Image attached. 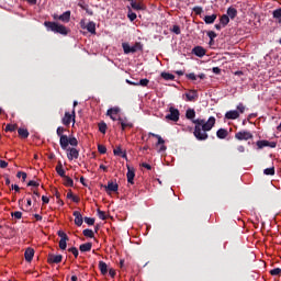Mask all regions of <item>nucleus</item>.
Listing matches in <instances>:
<instances>
[{
    "label": "nucleus",
    "instance_id": "obj_1",
    "mask_svg": "<svg viewBox=\"0 0 281 281\" xmlns=\"http://www.w3.org/2000/svg\"><path fill=\"white\" fill-rule=\"evenodd\" d=\"M186 117L188 120H191L192 123L195 124L194 132H193L195 138L198 140H206L209 138V135L206 132H210L215 125V122H216L215 117L211 116L207 122L202 119L194 120L195 111L193 109L187 110Z\"/></svg>",
    "mask_w": 281,
    "mask_h": 281
},
{
    "label": "nucleus",
    "instance_id": "obj_2",
    "mask_svg": "<svg viewBox=\"0 0 281 281\" xmlns=\"http://www.w3.org/2000/svg\"><path fill=\"white\" fill-rule=\"evenodd\" d=\"M64 132H66V128H64L61 126L57 127V130H56V134L59 137V145H60L61 149H67V147L69 145H71L74 147L78 146L77 138L74 136L68 137L67 135H64Z\"/></svg>",
    "mask_w": 281,
    "mask_h": 281
},
{
    "label": "nucleus",
    "instance_id": "obj_3",
    "mask_svg": "<svg viewBox=\"0 0 281 281\" xmlns=\"http://www.w3.org/2000/svg\"><path fill=\"white\" fill-rule=\"evenodd\" d=\"M44 26L46 27V30L48 32H54L56 34H60L64 36H66L68 34V30L64 25L58 24L56 22L46 21V22H44Z\"/></svg>",
    "mask_w": 281,
    "mask_h": 281
},
{
    "label": "nucleus",
    "instance_id": "obj_4",
    "mask_svg": "<svg viewBox=\"0 0 281 281\" xmlns=\"http://www.w3.org/2000/svg\"><path fill=\"white\" fill-rule=\"evenodd\" d=\"M122 47H123L124 54H126V55L134 54L138 50H143V46L140 43H135L134 46H130L128 43H123Z\"/></svg>",
    "mask_w": 281,
    "mask_h": 281
},
{
    "label": "nucleus",
    "instance_id": "obj_5",
    "mask_svg": "<svg viewBox=\"0 0 281 281\" xmlns=\"http://www.w3.org/2000/svg\"><path fill=\"white\" fill-rule=\"evenodd\" d=\"M169 114L166 115V120H169V121H173V122H178L179 119H180V112L178 109H175L173 106H171L169 109Z\"/></svg>",
    "mask_w": 281,
    "mask_h": 281
},
{
    "label": "nucleus",
    "instance_id": "obj_6",
    "mask_svg": "<svg viewBox=\"0 0 281 281\" xmlns=\"http://www.w3.org/2000/svg\"><path fill=\"white\" fill-rule=\"evenodd\" d=\"M252 137L254 135L247 131H240L235 135V138L238 140H248V139H251Z\"/></svg>",
    "mask_w": 281,
    "mask_h": 281
},
{
    "label": "nucleus",
    "instance_id": "obj_7",
    "mask_svg": "<svg viewBox=\"0 0 281 281\" xmlns=\"http://www.w3.org/2000/svg\"><path fill=\"white\" fill-rule=\"evenodd\" d=\"M61 260H63V256L61 255L49 254L48 258H47L48 265H59V262H61Z\"/></svg>",
    "mask_w": 281,
    "mask_h": 281
},
{
    "label": "nucleus",
    "instance_id": "obj_8",
    "mask_svg": "<svg viewBox=\"0 0 281 281\" xmlns=\"http://www.w3.org/2000/svg\"><path fill=\"white\" fill-rule=\"evenodd\" d=\"M75 116H76V112L75 110H72V113L70 114L69 112H66L65 113V116L63 117V124L68 126L70 123H71V120L74 121L75 123Z\"/></svg>",
    "mask_w": 281,
    "mask_h": 281
},
{
    "label": "nucleus",
    "instance_id": "obj_9",
    "mask_svg": "<svg viewBox=\"0 0 281 281\" xmlns=\"http://www.w3.org/2000/svg\"><path fill=\"white\" fill-rule=\"evenodd\" d=\"M63 150L69 151V153H67V157L69 160L77 159L79 157V150L76 148L67 147V149H63Z\"/></svg>",
    "mask_w": 281,
    "mask_h": 281
},
{
    "label": "nucleus",
    "instance_id": "obj_10",
    "mask_svg": "<svg viewBox=\"0 0 281 281\" xmlns=\"http://www.w3.org/2000/svg\"><path fill=\"white\" fill-rule=\"evenodd\" d=\"M192 54L202 58L203 56L206 55V50L202 47V46H195L193 49H192Z\"/></svg>",
    "mask_w": 281,
    "mask_h": 281
},
{
    "label": "nucleus",
    "instance_id": "obj_11",
    "mask_svg": "<svg viewBox=\"0 0 281 281\" xmlns=\"http://www.w3.org/2000/svg\"><path fill=\"white\" fill-rule=\"evenodd\" d=\"M24 258L26 262H32V260H34V249L31 247L26 248L24 252Z\"/></svg>",
    "mask_w": 281,
    "mask_h": 281
},
{
    "label": "nucleus",
    "instance_id": "obj_12",
    "mask_svg": "<svg viewBox=\"0 0 281 281\" xmlns=\"http://www.w3.org/2000/svg\"><path fill=\"white\" fill-rule=\"evenodd\" d=\"M117 121L122 126V131H125L126 128H132L133 127V124L131 122H128L127 119L119 117Z\"/></svg>",
    "mask_w": 281,
    "mask_h": 281
},
{
    "label": "nucleus",
    "instance_id": "obj_13",
    "mask_svg": "<svg viewBox=\"0 0 281 281\" xmlns=\"http://www.w3.org/2000/svg\"><path fill=\"white\" fill-rule=\"evenodd\" d=\"M104 189L108 193L116 192L119 190L117 183H113L112 181L108 182V186H104Z\"/></svg>",
    "mask_w": 281,
    "mask_h": 281
},
{
    "label": "nucleus",
    "instance_id": "obj_14",
    "mask_svg": "<svg viewBox=\"0 0 281 281\" xmlns=\"http://www.w3.org/2000/svg\"><path fill=\"white\" fill-rule=\"evenodd\" d=\"M130 2H131L132 9L135 11H144L146 9V7L142 2H136L135 0Z\"/></svg>",
    "mask_w": 281,
    "mask_h": 281
},
{
    "label": "nucleus",
    "instance_id": "obj_15",
    "mask_svg": "<svg viewBox=\"0 0 281 281\" xmlns=\"http://www.w3.org/2000/svg\"><path fill=\"white\" fill-rule=\"evenodd\" d=\"M72 215L75 216V224H76L77 226H81L82 223H83V218H82L81 213H80L79 211H75V212L72 213Z\"/></svg>",
    "mask_w": 281,
    "mask_h": 281
},
{
    "label": "nucleus",
    "instance_id": "obj_16",
    "mask_svg": "<svg viewBox=\"0 0 281 281\" xmlns=\"http://www.w3.org/2000/svg\"><path fill=\"white\" fill-rule=\"evenodd\" d=\"M126 177H127V182L133 184L134 183L135 171H134L133 168H130L128 166H127Z\"/></svg>",
    "mask_w": 281,
    "mask_h": 281
},
{
    "label": "nucleus",
    "instance_id": "obj_17",
    "mask_svg": "<svg viewBox=\"0 0 281 281\" xmlns=\"http://www.w3.org/2000/svg\"><path fill=\"white\" fill-rule=\"evenodd\" d=\"M187 101L193 102L198 99L199 94L195 90H191L189 93H186Z\"/></svg>",
    "mask_w": 281,
    "mask_h": 281
},
{
    "label": "nucleus",
    "instance_id": "obj_18",
    "mask_svg": "<svg viewBox=\"0 0 281 281\" xmlns=\"http://www.w3.org/2000/svg\"><path fill=\"white\" fill-rule=\"evenodd\" d=\"M225 117L227 120H236L239 117V113L238 111H228L226 114H225Z\"/></svg>",
    "mask_w": 281,
    "mask_h": 281
},
{
    "label": "nucleus",
    "instance_id": "obj_19",
    "mask_svg": "<svg viewBox=\"0 0 281 281\" xmlns=\"http://www.w3.org/2000/svg\"><path fill=\"white\" fill-rule=\"evenodd\" d=\"M70 15L71 12L70 11H66L65 13H63L61 15H59V21L64 22V23H68L70 21Z\"/></svg>",
    "mask_w": 281,
    "mask_h": 281
},
{
    "label": "nucleus",
    "instance_id": "obj_20",
    "mask_svg": "<svg viewBox=\"0 0 281 281\" xmlns=\"http://www.w3.org/2000/svg\"><path fill=\"white\" fill-rule=\"evenodd\" d=\"M113 154H114L115 156H120V157H122V158L127 159V155H126L125 151H122L121 146H117V147L113 150Z\"/></svg>",
    "mask_w": 281,
    "mask_h": 281
},
{
    "label": "nucleus",
    "instance_id": "obj_21",
    "mask_svg": "<svg viewBox=\"0 0 281 281\" xmlns=\"http://www.w3.org/2000/svg\"><path fill=\"white\" fill-rule=\"evenodd\" d=\"M237 14H238L237 10L235 8H233V7H231V8H228L226 15L229 19L234 20L237 16Z\"/></svg>",
    "mask_w": 281,
    "mask_h": 281
},
{
    "label": "nucleus",
    "instance_id": "obj_22",
    "mask_svg": "<svg viewBox=\"0 0 281 281\" xmlns=\"http://www.w3.org/2000/svg\"><path fill=\"white\" fill-rule=\"evenodd\" d=\"M216 135L220 139H225L228 136V132L225 128H220Z\"/></svg>",
    "mask_w": 281,
    "mask_h": 281
},
{
    "label": "nucleus",
    "instance_id": "obj_23",
    "mask_svg": "<svg viewBox=\"0 0 281 281\" xmlns=\"http://www.w3.org/2000/svg\"><path fill=\"white\" fill-rule=\"evenodd\" d=\"M18 134L21 138H29L30 137V132L27 128H19Z\"/></svg>",
    "mask_w": 281,
    "mask_h": 281
},
{
    "label": "nucleus",
    "instance_id": "obj_24",
    "mask_svg": "<svg viewBox=\"0 0 281 281\" xmlns=\"http://www.w3.org/2000/svg\"><path fill=\"white\" fill-rule=\"evenodd\" d=\"M89 33L91 34H95V23L94 22H89L87 25H86V29Z\"/></svg>",
    "mask_w": 281,
    "mask_h": 281
},
{
    "label": "nucleus",
    "instance_id": "obj_25",
    "mask_svg": "<svg viewBox=\"0 0 281 281\" xmlns=\"http://www.w3.org/2000/svg\"><path fill=\"white\" fill-rule=\"evenodd\" d=\"M99 269L102 273V276H106L108 273V266L104 261H99Z\"/></svg>",
    "mask_w": 281,
    "mask_h": 281
},
{
    "label": "nucleus",
    "instance_id": "obj_26",
    "mask_svg": "<svg viewBox=\"0 0 281 281\" xmlns=\"http://www.w3.org/2000/svg\"><path fill=\"white\" fill-rule=\"evenodd\" d=\"M56 172L61 177L65 178V170L63 169V165L60 161H58V165L56 166Z\"/></svg>",
    "mask_w": 281,
    "mask_h": 281
},
{
    "label": "nucleus",
    "instance_id": "obj_27",
    "mask_svg": "<svg viewBox=\"0 0 281 281\" xmlns=\"http://www.w3.org/2000/svg\"><path fill=\"white\" fill-rule=\"evenodd\" d=\"M91 247H92L91 243H86V244L80 245L79 249H80V251L86 252V251H90Z\"/></svg>",
    "mask_w": 281,
    "mask_h": 281
},
{
    "label": "nucleus",
    "instance_id": "obj_28",
    "mask_svg": "<svg viewBox=\"0 0 281 281\" xmlns=\"http://www.w3.org/2000/svg\"><path fill=\"white\" fill-rule=\"evenodd\" d=\"M216 19H217V15H216V14L207 15V16L204 18V22H205L206 24H213Z\"/></svg>",
    "mask_w": 281,
    "mask_h": 281
},
{
    "label": "nucleus",
    "instance_id": "obj_29",
    "mask_svg": "<svg viewBox=\"0 0 281 281\" xmlns=\"http://www.w3.org/2000/svg\"><path fill=\"white\" fill-rule=\"evenodd\" d=\"M156 138L158 139L157 145H161L159 151H165V150L167 149V147L164 145V144H165V140L161 138L160 135L156 136Z\"/></svg>",
    "mask_w": 281,
    "mask_h": 281
},
{
    "label": "nucleus",
    "instance_id": "obj_30",
    "mask_svg": "<svg viewBox=\"0 0 281 281\" xmlns=\"http://www.w3.org/2000/svg\"><path fill=\"white\" fill-rule=\"evenodd\" d=\"M272 15H273V18H274L276 20H278V23L281 24V8L274 10L273 13H272Z\"/></svg>",
    "mask_w": 281,
    "mask_h": 281
},
{
    "label": "nucleus",
    "instance_id": "obj_31",
    "mask_svg": "<svg viewBox=\"0 0 281 281\" xmlns=\"http://www.w3.org/2000/svg\"><path fill=\"white\" fill-rule=\"evenodd\" d=\"M220 22H221V25L225 27L229 23V18L226 14H224L221 16Z\"/></svg>",
    "mask_w": 281,
    "mask_h": 281
},
{
    "label": "nucleus",
    "instance_id": "obj_32",
    "mask_svg": "<svg viewBox=\"0 0 281 281\" xmlns=\"http://www.w3.org/2000/svg\"><path fill=\"white\" fill-rule=\"evenodd\" d=\"M63 178H64V186H66V187H74V181H72L71 178H69L67 176H65Z\"/></svg>",
    "mask_w": 281,
    "mask_h": 281
},
{
    "label": "nucleus",
    "instance_id": "obj_33",
    "mask_svg": "<svg viewBox=\"0 0 281 281\" xmlns=\"http://www.w3.org/2000/svg\"><path fill=\"white\" fill-rule=\"evenodd\" d=\"M120 112L119 108H112L110 110H108L106 115L112 117V115H116Z\"/></svg>",
    "mask_w": 281,
    "mask_h": 281
},
{
    "label": "nucleus",
    "instance_id": "obj_34",
    "mask_svg": "<svg viewBox=\"0 0 281 281\" xmlns=\"http://www.w3.org/2000/svg\"><path fill=\"white\" fill-rule=\"evenodd\" d=\"M257 146H258L259 149H262L263 147H268L269 146V140H258Z\"/></svg>",
    "mask_w": 281,
    "mask_h": 281
},
{
    "label": "nucleus",
    "instance_id": "obj_35",
    "mask_svg": "<svg viewBox=\"0 0 281 281\" xmlns=\"http://www.w3.org/2000/svg\"><path fill=\"white\" fill-rule=\"evenodd\" d=\"M263 173L267 176H274L276 169H274V167L267 168V169H265Z\"/></svg>",
    "mask_w": 281,
    "mask_h": 281
},
{
    "label": "nucleus",
    "instance_id": "obj_36",
    "mask_svg": "<svg viewBox=\"0 0 281 281\" xmlns=\"http://www.w3.org/2000/svg\"><path fill=\"white\" fill-rule=\"evenodd\" d=\"M127 18L130 19L131 22H133L136 20L137 15L134 12H132V10L128 8Z\"/></svg>",
    "mask_w": 281,
    "mask_h": 281
},
{
    "label": "nucleus",
    "instance_id": "obj_37",
    "mask_svg": "<svg viewBox=\"0 0 281 281\" xmlns=\"http://www.w3.org/2000/svg\"><path fill=\"white\" fill-rule=\"evenodd\" d=\"M67 199H71L75 203L79 202V198L75 196L71 190H69V192L67 193Z\"/></svg>",
    "mask_w": 281,
    "mask_h": 281
},
{
    "label": "nucleus",
    "instance_id": "obj_38",
    "mask_svg": "<svg viewBox=\"0 0 281 281\" xmlns=\"http://www.w3.org/2000/svg\"><path fill=\"white\" fill-rule=\"evenodd\" d=\"M161 77H162L165 80H173V79H175V76L171 75V74H168V72H162V74H161Z\"/></svg>",
    "mask_w": 281,
    "mask_h": 281
},
{
    "label": "nucleus",
    "instance_id": "obj_39",
    "mask_svg": "<svg viewBox=\"0 0 281 281\" xmlns=\"http://www.w3.org/2000/svg\"><path fill=\"white\" fill-rule=\"evenodd\" d=\"M82 234L86 236V237H89V238H92L94 236L93 232L89 228L87 229H83Z\"/></svg>",
    "mask_w": 281,
    "mask_h": 281
},
{
    "label": "nucleus",
    "instance_id": "obj_40",
    "mask_svg": "<svg viewBox=\"0 0 281 281\" xmlns=\"http://www.w3.org/2000/svg\"><path fill=\"white\" fill-rule=\"evenodd\" d=\"M69 240V238L68 239H60L59 240V248L61 249V250H65L66 249V247H67V241Z\"/></svg>",
    "mask_w": 281,
    "mask_h": 281
},
{
    "label": "nucleus",
    "instance_id": "obj_41",
    "mask_svg": "<svg viewBox=\"0 0 281 281\" xmlns=\"http://www.w3.org/2000/svg\"><path fill=\"white\" fill-rule=\"evenodd\" d=\"M68 252L72 254V256H75V258H78V256H79V251H78V249L76 247L69 248Z\"/></svg>",
    "mask_w": 281,
    "mask_h": 281
},
{
    "label": "nucleus",
    "instance_id": "obj_42",
    "mask_svg": "<svg viewBox=\"0 0 281 281\" xmlns=\"http://www.w3.org/2000/svg\"><path fill=\"white\" fill-rule=\"evenodd\" d=\"M207 36L210 37V45H212L213 44V42H214V38L217 36L216 35V33L215 32H213V31H210L209 33H207Z\"/></svg>",
    "mask_w": 281,
    "mask_h": 281
},
{
    "label": "nucleus",
    "instance_id": "obj_43",
    "mask_svg": "<svg viewBox=\"0 0 281 281\" xmlns=\"http://www.w3.org/2000/svg\"><path fill=\"white\" fill-rule=\"evenodd\" d=\"M99 131L102 133V134H105L106 132V124L104 122L100 123L99 124Z\"/></svg>",
    "mask_w": 281,
    "mask_h": 281
},
{
    "label": "nucleus",
    "instance_id": "obj_44",
    "mask_svg": "<svg viewBox=\"0 0 281 281\" xmlns=\"http://www.w3.org/2000/svg\"><path fill=\"white\" fill-rule=\"evenodd\" d=\"M149 83L148 79H140L139 82H137V86L147 87Z\"/></svg>",
    "mask_w": 281,
    "mask_h": 281
},
{
    "label": "nucleus",
    "instance_id": "obj_45",
    "mask_svg": "<svg viewBox=\"0 0 281 281\" xmlns=\"http://www.w3.org/2000/svg\"><path fill=\"white\" fill-rule=\"evenodd\" d=\"M16 131V125L8 124L5 126V132H14Z\"/></svg>",
    "mask_w": 281,
    "mask_h": 281
},
{
    "label": "nucleus",
    "instance_id": "obj_46",
    "mask_svg": "<svg viewBox=\"0 0 281 281\" xmlns=\"http://www.w3.org/2000/svg\"><path fill=\"white\" fill-rule=\"evenodd\" d=\"M11 216L20 220L23 217V213H21L20 211H16V212L11 213Z\"/></svg>",
    "mask_w": 281,
    "mask_h": 281
},
{
    "label": "nucleus",
    "instance_id": "obj_47",
    "mask_svg": "<svg viewBox=\"0 0 281 281\" xmlns=\"http://www.w3.org/2000/svg\"><path fill=\"white\" fill-rule=\"evenodd\" d=\"M98 151L100 153V154H105L106 153V147L104 146V145H98Z\"/></svg>",
    "mask_w": 281,
    "mask_h": 281
},
{
    "label": "nucleus",
    "instance_id": "obj_48",
    "mask_svg": "<svg viewBox=\"0 0 281 281\" xmlns=\"http://www.w3.org/2000/svg\"><path fill=\"white\" fill-rule=\"evenodd\" d=\"M98 216L100 220L104 221L106 220V216H105V212L101 211V210H98Z\"/></svg>",
    "mask_w": 281,
    "mask_h": 281
},
{
    "label": "nucleus",
    "instance_id": "obj_49",
    "mask_svg": "<svg viewBox=\"0 0 281 281\" xmlns=\"http://www.w3.org/2000/svg\"><path fill=\"white\" fill-rule=\"evenodd\" d=\"M270 273H271L272 276H280V273H281V268H274V269H272V270L270 271Z\"/></svg>",
    "mask_w": 281,
    "mask_h": 281
},
{
    "label": "nucleus",
    "instance_id": "obj_50",
    "mask_svg": "<svg viewBox=\"0 0 281 281\" xmlns=\"http://www.w3.org/2000/svg\"><path fill=\"white\" fill-rule=\"evenodd\" d=\"M193 12L196 14V15H201L202 12H203V9L201 7H194L193 8Z\"/></svg>",
    "mask_w": 281,
    "mask_h": 281
},
{
    "label": "nucleus",
    "instance_id": "obj_51",
    "mask_svg": "<svg viewBox=\"0 0 281 281\" xmlns=\"http://www.w3.org/2000/svg\"><path fill=\"white\" fill-rule=\"evenodd\" d=\"M94 218H92V217H85V222L88 224V225H93L94 224Z\"/></svg>",
    "mask_w": 281,
    "mask_h": 281
},
{
    "label": "nucleus",
    "instance_id": "obj_52",
    "mask_svg": "<svg viewBox=\"0 0 281 281\" xmlns=\"http://www.w3.org/2000/svg\"><path fill=\"white\" fill-rule=\"evenodd\" d=\"M57 234L60 237V239H69L68 236L66 235V233H64L63 231H58Z\"/></svg>",
    "mask_w": 281,
    "mask_h": 281
},
{
    "label": "nucleus",
    "instance_id": "obj_53",
    "mask_svg": "<svg viewBox=\"0 0 281 281\" xmlns=\"http://www.w3.org/2000/svg\"><path fill=\"white\" fill-rule=\"evenodd\" d=\"M38 186H41V183H38L36 181H33V180L29 181V183H27V187H35V188H37Z\"/></svg>",
    "mask_w": 281,
    "mask_h": 281
},
{
    "label": "nucleus",
    "instance_id": "obj_54",
    "mask_svg": "<svg viewBox=\"0 0 281 281\" xmlns=\"http://www.w3.org/2000/svg\"><path fill=\"white\" fill-rule=\"evenodd\" d=\"M171 31L177 35L181 34L180 27L178 25H175Z\"/></svg>",
    "mask_w": 281,
    "mask_h": 281
},
{
    "label": "nucleus",
    "instance_id": "obj_55",
    "mask_svg": "<svg viewBox=\"0 0 281 281\" xmlns=\"http://www.w3.org/2000/svg\"><path fill=\"white\" fill-rule=\"evenodd\" d=\"M237 110H238L240 113H244L245 110H246V106H245L243 103H239V104L237 105Z\"/></svg>",
    "mask_w": 281,
    "mask_h": 281
},
{
    "label": "nucleus",
    "instance_id": "obj_56",
    "mask_svg": "<svg viewBox=\"0 0 281 281\" xmlns=\"http://www.w3.org/2000/svg\"><path fill=\"white\" fill-rule=\"evenodd\" d=\"M187 78L190 79V80H196V76L192 72V74H188L187 75Z\"/></svg>",
    "mask_w": 281,
    "mask_h": 281
},
{
    "label": "nucleus",
    "instance_id": "obj_57",
    "mask_svg": "<svg viewBox=\"0 0 281 281\" xmlns=\"http://www.w3.org/2000/svg\"><path fill=\"white\" fill-rule=\"evenodd\" d=\"M8 167V162L5 160H0V168L5 169Z\"/></svg>",
    "mask_w": 281,
    "mask_h": 281
},
{
    "label": "nucleus",
    "instance_id": "obj_58",
    "mask_svg": "<svg viewBox=\"0 0 281 281\" xmlns=\"http://www.w3.org/2000/svg\"><path fill=\"white\" fill-rule=\"evenodd\" d=\"M11 189L14 190L15 192H20L21 188L18 184H12Z\"/></svg>",
    "mask_w": 281,
    "mask_h": 281
},
{
    "label": "nucleus",
    "instance_id": "obj_59",
    "mask_svg": "<svg viewBox=\"0 0 281 281\" xmlns=\"http://www.w3.org/2000/svg\"><path fill=\"white\" fill-rule=\"evenodd\" d=\"M33 194H34L33 200L35 201H36V198H41V193H38V191L36 190L33 191Z\"/></svg>",
    "mask_w": 281,
    "mask_h": 281
},
{
    "label": "nucleus",
    "instance_id": "obj_60",
    "mask_svg": "<svg viewBox=\"0 0 281 281\" xmlns=\"http://www.w3.org/2000/svg\"><path fill=\"white\" fill-rule=\"evenodd\" d=\"M53 192H54V195L56 196V199L60 198V193L58 192V190L56 188L53 190Z\"/></svg>",
    "mask_w": 281,
    "mask_h": 281
},
{
    "label": "nucleus",
    "instance_id": "obj_61",
    "mask_svg": "<svg viewBox=\"0 0 281 281\" xmlns=\"http://www.w3.org/2000/svg\"><path fill=\"white\" fill-rule=\"evenodd\" d=\"M140 166L148 169V170H151V166L146 164V162H143Z\"/></svg>",
    "mask_w": 281,
    "mask_h": 281
},
{
    "label": "nucleus",
    "instance_id": "obj_62",
    "mask_svg": "<svg viewBox=\"0 0 281 281\" xmlns=\"http://www.w3.org/2000/svg\"><path fill=\"white\" fill-rule=\"evenodd\" d=\"M42 201H43V203L47 204V203H49V198L43 195Z\"/></svg>",
    "mask_w": 281,
    "mask_h": 281
},
{
    "label": "nucleus",
    "instance_id": "obj_63",
    "mask_svg": "<svg viewBox=\"0 0 281 281\" xmlns=\"http://www.w3.org/2000/svg\"><path fill=\"white\" fill-rule=\"evenodd\" d=\"M221 69L218 67H214L213 68V72L216 74V75H220L221 74Z\"/></svg>",
    "mask_w": 281,
    "mask_h": 281
},
{
    "label": "nucleus",
    "instance_id": "obj_64",
    "mask_svg": "<svg viewBox=\"0 0 281 281\" xmlns=\"http://www.w3.org/2000/svg\"><path fill=\"white\" fill-rule=\"evenodd\" d=\"M80 26H81V29H86L87 27V24H86V21L85 20H81L80 21Z\"/></svg>",
    "mask_w": 281,
    "mask_h": 281
}]
</instances>
